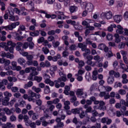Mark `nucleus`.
<instances>
[{
    "instance_id": "nucleus-1",
    "label": "nucleus",
    "mask_w": 128,
    "mask_h": 128,
    "mask_svg": "<svg viewBox=\"0 0 128 128\" xmlns=\"http://www.w3.org/2000/svg\"><path fill=\"white\" fill-rule=\"evenodd\" d=\"M30 72L31 73L30 74L28 80H32V78H34V76H38V72H36V67L26 68L25 72H26V74H28Z\"/></svg>"
},
{
    "instance_id": "nucleus-2",
    "label": "nucleus",
    "mask_w": 128,
    "mask_h": 128,
    "mask_svg": "<svg viewBox=\"0 0 128 128\" xmlns=\"http://www.w3.org/2000/svg\"><path fill=\"white\" fill-rule=\"evenodd\" d=\"M4 98H0V104H2L3 106H8V102L10 101V98L12 96V94L8 92H6L4 93Z\"/></svg>"
},
{
    "instance_id": "nucleus-3",
    "label": "nucleus",
    "mask_w": 128,
    "mask_h": 128,
    "mask_svg": "<svg viewBox=\"0 0 128 128\" xmlns=\"http://www.w3.org/2000/svg\"><path fill=\"white\" fill-rule=\"evenodd\" d=\"M84 58L86 60V64L88 66H96V62H93L94 56L92 55L88 54L86 56L83 55Z\"/></svg>"
},
{
    "instance_id": "nucleus-4",
    "label": "nucleus",
    "mask_w": 128,
    "mask_h": 128,
    "mask_svg": "<svg viewBox=\"0 0 128 128\" xmlns=\"http://www.w3.org/2000/svg\"><path fill=\"white\" fill-rule=\"evenodd\" d=\"M1 56L2 58H10V60H12V58H14V56L12 54H10V52L6 53V52L2 51L1 52Z\"/></svg>"
},
{
    "instance_id": "nucleus-5",
    "label": "nucleus",
    "mask_w": 128,
    "mask_h": 128,
    "mask_svg": "<svg viewBox=\"0 0 128 128\" xmlns=\"http://www.w3.org/2000/svg\"><path fill=\"white\" fill-rule=\"evenodd\" d=\"M98 48L100 50H104V52H108V47L106 44H99L98 46Z\"/></svg>"
},
{
    "instance_id": "nucleus-6",
    "label": "nucleus",
    "mask_w": 128,
    "mask_h": 128,
    "mask_svg": "<svg viewBox=\"0 0 128 128\" xmlns=\"http://www.w3.org/2000/svg\"><path fill=\"white\" fill-rule=\"evenodd\" d=\"M115 106L116 108H120L121 112H124L126 110V107L122 106V104L120 103H116Z\"/></svg>"
},
{
    "instance_id": "nucleus-7",
    "label": "nucleus",
    "mask_w": 128,
    "mask_h": 128,
    "mask_svg": "<svg viewBox=\"0 0 128 128\" xmlns=\"http://www.w3.org/2000/svg\"><path fill=\"white\" fill-rule=\"evenodd\" d=\"M114 20L115 22H116V24H120L122 20V16L120 14L115 15L114 16Z\"/></svg>"
},
{
    "instance_id": "nucleus-8",
    "label": "nucleus",
    "mask_w": 128,
    "mask_h": 128,
    "mask_svg": "<svg viewBox=\"0 0 128 128\" xmlns=\"http://www.w3.org/2000/svg\"><path fill=\"white\" fill-rule=\"evenodd\" d=\"M18 62V64H20L21 66L26 68V61L24 58H19Z\"/></svg>"
},
{
    "instance_id": "nucleus-9",
    "label": "nucleus",
    "mask_w": 128,
    "mask_h": 128,
    "mask_svg": "<svg viewBox=\"0 0 128 128\" xmlns=\"http://www.w3.org/2000/svg\"><path fill=\"white\" fill-rule=\"evenodd\" d=\"M94 100H96V97H94V96H92L90 98V100H86V104L90 106L92 104V102H94Z\"/></svg>"
},
{
    "instance_id": "nucleus-10",
    "label": "nucleus",
    "mask_w": 128,
    "mask_h": 128,
    "mask_svg": "<svg viewBox=\"0 0 128 128\" xmlns=\"http://www.w3.org/2000/svg\"><path fill=\"white\" fill-rule=\"evenodd\" d=\"M34 78L32 77V80H36L37 82H40L42 80V76H34Z\"/></svg>"
},
{
    "instance_id": "nucleus-11",
    "label": "nucleus",
    "mask_w": 128,
    "mask_h": 128,
    "mask_svg": "<svg viewBox=\"0 0 128 128\" xmlns=\"http://www.w3.org/2000/svg\"><path fill=\"white\" fill-rule=\"evenodd\" d=\"M30 36H40V32L36 30L33 32H30Z\"/></svg>"
},
{
    "instance_id": "nucleus-12",
    "label": "nucleus",
    "mask_w": 128,
    "mask_h": 128,
    "mask_svg": "<svg viewBox=\"0 0 128 128\" xmlns=\"http://www.w3.org/2000/svg\"><path fill=\"white\" fill-rule=\"evenodd\" d=\"M105 16L106 20H110V18H112V12L110 11H109L106 13H105Z\"/></svg>"
},
{
    "instance_id": "nucleus-13",
    "label": "nucleus",
    "mask_w": 128,
    "mask_h": 128,
    "mask_svg": "<svg viewBox=\"0 0 128 128\" xmlns=\"http://www.w3.org/2000/svg\"><path fill=\"white\" fill-rule=\"evenodd\" d=\"M106 104L104 101H100L99 102V106H98V109L100 110H104V106Z\"/></svg>"
},
{
    "instance_id": "nucleus-14",
    "label": "nucleus",
    "mask_w": 128,
    "mask_h": 128,
    "mask_svg": "<svg viewBox=\"0 0 128 128\" xmlns=\"http://www.w3.org/2000/svg\"><path fill=\"white\" fill-rule=\"evenodd\" d=\"M91 114H92V116H94L95 118H96V116H102V115L98 114L96 110H92Z\"/></svg>"
},
{
    "instance_id": "nucleus-15",
    "label": "nucleus",
    "mask_w": 128,
    "mask_h": 128,
    "mask_svg": "<svg viewBox=\"0 0 128 128\" xmlns=\"http://www.w3.org/2000/svg\"><path fill=\"white\" fill-rule=\"evenodd\" d=\"M78 8L76 6H70V12H72V14L75 12H76V10H78Z\"/></svg>"
},
{
    "instance_id": "nucleus-16",
    "label": "nucleus",
    "mask_w": 128,
    "mask_h": 128,
    "mask_svg": "<svg viewBox=\"0 0 128 128\" xmlns=\"http://www.w3.org/2000/svg\"><path fill=\"white\" fill-rule=\"evenodd\" d=\"M23 120H24V122L26 124V126H28V124H30L28 123V116L27 115L24 116L23 117Z\"/></svg>"
},
{
    "instance_id": "nucleus-17",
    "label": "nucleus",
    "mask_w": 128,
    "mask_h": 128,
    "mask_svg": "<svg viewBox=\"0 0 128 128\" xmlns=\"http://www.w3.org/2000/svg\"><path fill=\"white\" fill-rule=\"evenodd\" d=\"M30 96H31L33 98H40V94H36L34 92H31Z\"/></svg>"
},
{
    "instance_id": "nucleus-18",
    "label": "nucleus",
    "mask_w": 128,
    "mask_h": 128,
    "mask_svg": "<svg viewBox=\"0 0 128 128\" xmlns=\"http://www.w3.org/2000/svg\"><path fill=\"white\" fill-rule=\"evenodd\" d=\"M114 78L112 76H111L108 78L107 82L108 84H114Z\"/></svg>"
},
{
    "instance_id": "nucleus-19",
    "label": "nucleus",
    "mask_w": 128,
    "mask_h": 128,
    "mask_svg": "<svg viewBox=\"0 0 128 128\" xmlns=\"http://www.w3.org/2000/svg\"><path fill=\"white\" fill-rule=\"evenodd\" d=\"M64 126V124L62 122L57 123L56 126H54V128H62Z\"/></svg>"
},
{
    "instance_id": "nucleus-20",
    "label": "nucleus",
    "mask_w": 128,
    "mask_h": 128,
    "mask_svg": "<svg viewBox=\"0 0 128 128\" xmlns=\"http://www.w3.org/2000/svg\"><path fill=\"white\" fill-rule=\"evenodd\" d=\"M23 44L22 42H18L16 43V48L18 50H22V46Z\"/></svg>"
},
{
    "instance_id": "nucleus-21",
    "label": "nucleus",
    "mask_w": 128,
    "mask_h": 128,
    "mask_svg": "<svg viewBox=\"0 0 128 128\" xmlns=\"http://www.w3.org/2000/svg\"><path fill=\"white\" fill-rule=\"evenodd\" d=\"M3 128H14V124H12L10 122H7L6 124H4L2 126Z\"/></svg>"
},
{
    "instance_id": "nucleus-22",
    "label": "nucleus",
    "mask_w": 128,
    "mask_h": 128,
    "mask_svg": "<svg viewBox=\"0 0 128 128\" xmlns=\"http://www.w3.org/2000/svg\"><path fill=\"white\" fill-rule=\"evenodd\" d=\"M34 84V82L32 81L28 82L27 84L24 85V88H32Z\"/></svg>"
},
{
    "instance_id": "nucleus-23",
    "label": "nucleus",
    "mask_w": 128,
    "mask_h": 128,
    "mask_svg": "<svg viewBox=\"0 0 128 128\" xmlns=\"http://www.w3.org/2000/svg\"><path fill=\"white\" fill-rule=\"evenodd\" d=\"M6 11H7L10 16H14V9L10 8Z\"/></svg>"
},
{
    "instance_id": "nucleus-24",
    "label": "nucleus",
    "mask_w": 128,
    "mask_h": 128,
    "mask_svg": "<svg viewBox=\"0 0 128 128\" xmlns=\"http://www.w3.org/2000/svg\"><path fill=\"white\" fill-rule=\"evenodd\" d=\"M54 6L58 10H60V8H62V4L58 2L54 3Z\"/></svg>"
},
{
    "instance_id": "nucleus-25",
    "label": "nucleus",
    "mask_w": 128,
    "mask_h": 128,
    "mask_svg": "<svg viewBox=\"0 0 128 128\" xmlns=\"http://www.w3.org/2000/svg\"><path fill=\"white\" fill-rule=\"evenodd\" d=\"M84 90L82 89H78L76 92L77 96H82L84 94Z\"/></svg>"
},
{
    "instance_id": "nucleus-26",
    "label": "nucleus",
    "mask_w": 128,
    "mask_h": 128,
    "mask_svg": "<svg viewBox=\"0 0 128 128\" xmlns=\"http://www.w3.org/2000/svg\"><path fill=\"white\" fill-rule=\"evenodd\" d=\"M4 110L6 114H8V116L12 114V111L8 108H4Z\"/></svg>"
},
{
    "instance_id": "nucleus-27",
    "label": "nucleus",
    "mask_w": 128,
    "mask_h": 128,
    "mask_svg": "<svg viewBox=\"0 0 128 128\" xmlns=\"http://www.w3.org/2000/svg\"><path fill=\"white\" fill-rule=\"evenodd\" d=\"M66 22H67V24H70L74 26L76 25V22L75 20L72 21V20H67Z\"/></svg>"
},
{
    "instance_id": "nucleus-28",
    "label": "nucleus",
    "mask_w": 128,
    "mask_h": 128,
    "mask_svg": "<svg viewBox=\"0 0 128 128\" xmlns=\"http://www.w3.org/2000/svg\"><path fill=\"white\" fill-rule=\"evenodd\" d=\"M50 86H46V88H44V92L46 94H50Z\"/></svg>"
},
{
    "instance_id": "nucleus-29",
    "label": "nucleus",
    "mask_w": 128,
    "mask_h": 128,
    "mask_svg": "<svg viewBox=\"0 0 128 128\" xmlns=\"http://www.w3.org/2000/svg\"><path fill=\"white\" fill-rule=\"evenodd\" d=\"M24 38H26V36H24L16 35V40L20 41V40H24Z\"/></svg>"
},
{
    "instance_id": "nucleus-30",
    "label": "nucleus",
    "mask_w": 128,
    "mask_h": 128,
    "mask_svg": "<svg viewBox=\"0 0 128 128\" xmlns=\"http://www.w3.org/2000/svg\"><path fill=\"white\" fill-rule=\"evenodd\" d=\"M28 46L30 50H32L34 48V42H28Z\"/></svg>"
},
{
    "instance_id": "nucleus-31",
    "label": "nucleus",
    "mask_w": 128,
    "mask_h": 128,
    "mask_svg": "<svg viewBox=\"0 0 128 128\" xmlns=\"http://www.w3.org/2000/svg\"><path fill=\"white\" fill-rule=\"evenodd\" d=\"M92 8H94V4H87L86 10H92Z\"/></svg>"
},
{
    "instance_id": "nucleus-32",
    "label": "nucleus",
    "mask_w": 128,
    "mask_h": 128,
    "mask_svg": "<svg viewBox=\"0 0 128 128\" xmlns=\"http://www.w3.org/2000/svg\"><path fill=\"white\" fill-rule=\"evenodd\" d=\"M72 112L74 114H80V109L78 108L72 109Z\"/></svg>"
},
{
    "instance_id": "nucleus-33",
    "label": "nucleus",
    "mask_w": 128,
    "mask_h": 128,
    "mask_svg": "<svg viewBox=\"0 0 128 128\" xmlns=\"http://www.w3.org/2000/svg\"><path fill=\"white\" fill-rule=\"evenodd\" d=\"M48 36H52L56 34V31L54 30H49L48 32Z\"/></svg>"
},
{
    "instance_id": "nucleus-34",
    "label": "nucleus",
    "mask_w": 128,
    "mask_h": 128,
    "mask_svg": "<svg viewBox=\"0 0 128 128\" xmlns=\"http://www.w3.org/2000/svg\"><path fill=\"white\" fill-rule=\"evenodd\" d=\"M0 4H1L2 8H1V10L4 11L6 10V4L3 2H0Z\"/></svg>"
},
{
    "instance_id": "nucleus-35",
    "label": "nucleus",
    "mask_w": 128,
    "mask_h": 128,
    "mask_svg": "<svg viewBox=\"0 0 128 128\" xmlns=\"http://www.w3.org/2000/svg\"><path fill=\"white\" fill-rule=\"evenodd\" d=\"M114 36L112 34H108L106 36V38L108 40H112Z\"/></svg>"
},
{
    "instance_id": "nucleus-36",
    "label": "nucleus",
    "mask_w": 128,
    "mask_h": 128,
    "mask_svg": "<svg viewBox=\"0 0 128 128\" xmlns=\"http://www.w3.org/2000/svg\"><path fill=\"white\" fill-rule=\"evenodd\" d=\"M42 50L43 52H44V54H48V52H50V50H48L46 48H42Z\"/></svg>"
},
{
    "instance_id": "nucleus-37",
    "label": "nucleus",
    "mask_w": 128,
    "mask_h": 128,
    "mask_svg": "<svg viewBox=\"0 0 128 128\" xmlns=\"http://www.w3.org/2000/svg\"><path fill=\"white\" fill-rule=\"evenodd\" d=\"M118 94H121L122 96H124V94H126V90L123 89H120L118 90Z\"/></svg>"
},
{
    "instance_id": "nucleus-38",
    "label": "nucleus",
    "mask_w": 128,
    "mask_h": 128,
    "mask_svg": "<svg viewBox=\"0 0 128 128\" xmlns=\"http://www.w3.org/2000/svg\"><path fill=\"white\" fill-rule=\"evenodd\" d=\"M108 53L106 54V56L108 58H112V56H114V54H112V50H108Z\"/></svg>"
},
{
    "instance_id": "nucleus-39",
    "label": "nucleus",
    "mask_w": 128,
    "mask_h": 128,
    "mask_svg": "<svg viewBox=\"0 0 128 128\" xmlns=\"http://www.w3.org/2000/svg\"><path fill=\"white\" fill-rule=\"evenodd\" d=\"M26 101L22 100L20 102L19 106H20V107L26 106Z\"/></svg>"
},
{
    "instance_id": "nucleus-40",
    "label": "nucleus",
    "mask_w": 128,
    "mask_h": 128,
    "mask_svg": "<svg viewBox=\"0 0 128 128\" xmlns=\"http://www.w3.org/2000/svg\"><path fill=\"white\" fill-rule=\"evenodd\" d=\"M94 60H96V62H100V56L96 55L94 56Z\"/></svg>"
},
{
    "instance_id": "nucleus-41",
    "label": "nucleus",
    "mask_w": 128,
    "mask_h": 128,
    "mask_svg": "<svg viewBox=\"0 0 128 128\" xmlns=\"http://www.w3.org/2000/svg\"><path fill=\"white\" fill-rule=\"evenodd\" d=\"M118 47H119V48H121V49L124 48L126 47V43L124 42H121L120 44H119Z\"/></svg>"
},
{
    "instance_id": "nucleus-42",
    "label": "nucleus",
    "mask_w": 128,
    "mask_h": 128,
    "mask_svg": "<svg viewBox=\"0 0 128 128\" xmlns=\"http://www.w3.org/2000/svg\"><path fill=\"white\" fill-rule=\"evenodd\" d=\"M44 42V38L42 36L40 37L38 40V44H42V42Z\"/></svg>"
},
{
    "instance_id": "nucleus-43",
    "label": "nucleus",
    "mask_w": 128,
    "mask_h": 128,
    "mask_svg": "<svg viewBox=\"0 0 128 128\" xmlns=\"http://www.w3.org/2000/svg\"><path fill=\"white\" fill-rule=\"evenodd\" d=\"M70 50H76V46L74 44H72L70 47Z\"/></svg>"
},
{
    "instance_id": "nucleus-44",
    "label": "nucleus",
    "mask_w": 128,
    "mask_h": 128,
    "mask_svg": "<svg viewBox=\"0 0 128 128\" xmlns=\"http://www.w3.org/2000/svg\"><path fill=\"white\" fill-rule=\"evenodd\" d=\"M88 4L86 3V2H83L80 3V6L82 8H87Z\"/></svg>"
},
{
    "instance_id": "nucleus-45",
    "label": "nucleus",
    "mask_w": 128,
    "mask_h": 128,
    "mask_svg": "<svg viewBox=\"0 0 128 128\" xmlns=\"http://www.w3.org/2000/svg\"><path fill=\"white\" fill-rule=\"evenodd\" d=\"M14 102H16V100H12L10 101V102H8V106L10 107V106H14Z\"/></svg>"
},
{
    "instance_id": "nucleus-46",
    "label": "nucleus",
    "mask_w": 128,
    "mask_h": 128,
    "mask_svg": "<svg viewBox=\"0 0 128 128\" xmlns=\"http://www.w3.org/2000/svg\"><path fill=\"white\" fill-rule=\"evenodd\" d=\"M32 116V120H38V116L36 113H34Z\"/></svg>"
},
{
    "instance_id": "nucleus-47",
    "label": "nucleus",
    "mask_w": 128,
    "mask_h": 128,
    "mask_svg": "<svg viewBox=\"0 0 128 128\" xmlns=\"http://www.w3.org/2000/svg\"><path fill=\"white\" fill-rule=\"evenodd\" d=\"M78 100L76 98V96H73L72 98L70 99V102L72 104L76 102V100Z\"/></svg>"
},
{
    "instance_id": "nucleus-48",
    "label": "nucleus",
    "mask_w": 128,
    "mask_h": 128,
    "mask_svg": "<svg viewBox=\"0 0 128 128\" xmlns=\"http://www.w3.org/2000/svg\"><path fill=\"white\" fill-rule=\"evenodd\" d=\"M62 54L64 58H66V56H68V52L66 50L64 51Z\"/></svg>"
},
{
    "instance_id": "nucleus-49",
    "label": "nucleus",
    "mask_w": 128,
    "mask_h": 128,
    "mask_svg": "<svg viewBox=\"0 0 128 128\" xmlns=\"http://www.w3.org/2000/svg\"><path fill=\"white\" fill-rule=\"evenodd\" d=\"M106 94V92H101L99 94V96H100V98H104Z\"/></svg>"
},
{
    "instance_id": "nucleus-50",
    "label": "nucleus",
    "mask_w": 128,
    "mask_h": 128,
    "mask_svg": "<svg viewBox=\"0 0 128 128\" xmlns=\"http://www.w3.org/2000/svg\"><path fill=\"white\" fill-rule=\"evenodd\" d=\"M18 32H20V30H22V32H24V30H26V26L24 25H20V28H18Z\"/></svg>"
},
{
    "instance_id": "nucleus-51",
    "label": "nucleus",
    "mask_w": 128,
    "mask_h": 128,
    "mask_svg": "<svg viewBox=\"0 0 128 128\" xmlns=\"http://www.w3.org/2000/svg\"><path fill=\"white\" fill-rule=\"evenodd\" d=\"M86 112V114L88 112H90L92 114V106H89L88 108H87Z\"/></svg>"
},
{
    "instance_id": "nucleus-52",
    "label": "nucleus",
    "mask_w": 128,
    "mask_h": 128,
    "mask_svg": "<svg viewBox=\"0 0 128 128\" xmlns=\"http://www.w3.org/2000/svg\"><path fill=\"white\" fill-rule=\"evenodd\" d=\"M70 0H64V6H70Z\"/></svg>"
},
{
    "instance_id": "nucleus-53",
    "label": "nucleus",
    "mask_w": 128,
    "mask_h": 128,
    "mask_svg": "<svg viewBox=\"0 0 128 128\" xmlns=\"http://www.w3.org/2000/svg\"><path fill=\"white\" fill-rule=\"evenodd\" d=\"M86 116V113L84 111H82V112L80 114V118H84Z\"/></svg>"
},
{
    "instance_id": "nucleus-54",
    "label": "nucleus",
    "mask_w": 128,
    "mask_h": 128,
    "mask_svg": "<svg viewBox=\"0 0 128 128\" xmlns=\"http://www.w3.org/2000/svg\"><path fill=\"white\" fill-rule=\"evenodd\" d=\"M66 18H68V16H62L60 15L58 16V20H66Z\"/></svg>"
},
{
    "instance_id": "nucleus-55",
    "label": "nucleus",
    "mask_w": 128,
    "mask_h": 128,
    "mask_svg": "<svg viewBox=\"0 0 128 128\" xmlns=\"http://www.w3.org/2000/svg\"><path fill=\"white\" fill-rule=\"evenodd\" d=\"M9 20L12 21L16 20V17L14 15H10Z\"/></svg>"
},
{
    "instance_id": "nucleus-56",
    "label": "nucleus",
    "mask_w": 128,
    "mask_h": 128,
    "mask_svg": "<svg viewBox=\"0 0 128 128\" xmlns=\"http://www.w3.org/2000/svg\"><path fill=\"white\" fill-rule=\"evenodd\" d=\"M78 66L80 68H82L84 66V60H80V62H78Z\"/></svg>"
},
{
    "instance_id": "nucleus-57",
    "label": "nucleus",
    "mask_w": 128,
    "mask_h": 128,
    "mask_svg": "<svg viewBox=\"0 0 128 128\" xmlns=\"http://www.w3.org/2000/svg\"><path fill=\"white\" fill-rule=\"evenodd\" d=\"M32 88H34L37 94H38V92H40V90H42V89H40V88H36V86H33Z\"/></svg>"
},
{
    "instance_id": "nucleus-58",
    "label": "nucleus",
    "mask_w": 128,
    "mask_h": 128,
    "mask_svg": "<svg viewBox=\"0 0 128 128\" xmlns=\"http://www.w3.org/2000/svg\"><path fill=\"white\" fill-rule=\"evenodd\" d=\"M36 104H38V106H42V100H40V99L36 100Z\"/></svg>"
},
{
    "instance_id": "nucleus-59",
    "label": "nucleus",
    "mask_w": 128,
    "mask_h": 128,
    "mask_svg": "<svg viewBox=\"0 0 128 128\" xmlns=\"http://www.w3.org/2000/svg\"><path fill=\"white\" fill-rule=\"evenodd\" d=\"M0 89L2 90H6V86H4L2 82H0Z\"/></svg>"
},
{
    "instance_id": "nucleus-60",
    "label": "nucleus",
    "mask_w": 128,
    "mask_h": 128,
    "mask_svg": "<svg viewBox=\"0 0 128 128\" xmlns=\"http://www.w3.org/2000/svg\"><path fill=\"white\" fill-rule=\"evenodd\" d=\"M8 16H10V14H8L7 11H6L5 14H4V18L5 20H8Z\"/></svg>"
},
{
    "instance_id": "nucleus-61",
    "label": "nucleus",
    "mask_w": 128,
    "mask_h": 128,
    "mask_svg": "<svg viewBox=\"0 0 128 128\" xmlns=\"http://www.w3.org/2000/svg\"><path fill=\"white\" fill-rule=\"evenodd\" d=\"M45 66L46 68H50V62L48 60L45 61Z\"/></svg>"
},
{
    "instance_id": "nucleus-62",
    "label": "nucleus",
    "mask_w": 128,
    "mask_h": 128,
    "mask_svg": "<svg viewBox=\"0 0 128 128\" xmlns=\"http://www.w3.org/2000/svg\"><path fill=\"white\" fill-rule=\"evenodd\" d=\"M46 2L48 4H54V2H56V0H46Z\"/></svg>"
},
{
    "instance_id": "nucleus-63",
    "label": "nucleus",
    "mask_w": 128,
    "mask_h": 128,
    "mask_svg": "<svg viewBox=\"0 0 128 128\" xmlns=\"http://www.w3.org/2000/svg\"><path fill=\"white\" fill-rule=\"evenodd\" d=\"M124 20H128V11L124 14Z\"/></svg>"
},
{
    "instance_id": "nucleus-64",
    "label": "nucleus",
    "mask_w": 128,
    "mask_h": 128,
    "mask_svg": "<svg viewBox=\"0 0 128 128\" xmlns=\"http://www.w3.org/2000/svg\"><path fill=\"white\" fill-rule=\"evenodd\" d=\"M48 40L49 42H52V40H54V36H49L48 38Z\"/></svg>"
}]
</instances>
